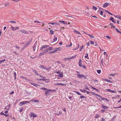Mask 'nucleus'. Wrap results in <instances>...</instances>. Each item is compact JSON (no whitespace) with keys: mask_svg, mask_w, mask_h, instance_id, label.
<instances>
[{"mask_svg":"<svg viewBox=\"0 0 121 121\" xmlns=\"http://www.w3.org/2000/svg\"><path fill=\"white\" fill-rule=\"evenodd\" d=\"M101 121H105V120L103 118H102L101 120Z\"/></svg>","mask_w":121,"mask_h":121,"instance_id":"69168bd1","label":"nucleus"},{"mask_svg":"<svg viewBox=\"0 0 121 121\" xmlns=\"http://www.w3.org/2000/svg\"><path fill=\"white\" fill-rule=\"evenodd\" d=\"M73 32L74 33H75L77 34H81L79 32H78V31H76L75 30H74Z\"/></svg>","mask_w":121,"mask_h":121,"instance_id":"a878e982","label":"nucleus"},{"mask_svg":"<svg viewBox=\"0 0 121 121\" xmlns=\"http://www.w3.org/2000/svg\"><path fill=\"white\" fill-rule=\"evenodd\" d=\"M83 45H82V46L81 48L80 49V51H82V49H83Z\"/></svg>","mask_w":121,"mask_h":121,"instance_id":"bf43d9fd","label":"nucleus"},{"mask_svg":"<svg viewBox=\"0 0 121 121\" xmlns=\"http://www.w3.org/2000/svg\"><path fill=\"white\" fill-rule=\"evenodd\" d=\"M87 34L91 38H93L94 37V36L93 35H90L89 34Z\"/></svg>","mask_w":121,"mask_h":121,"instance_id":"37998d69","label":"nucleus"},{"mask_svg":"<svg viewBox=\"0 0 121 121\" xmlns=\"http://www.w3.org/2000/svg\"><path fill=\"white\" fill-rule=\"evenodd\" d=\"M61 49L60 47H59L56 48V49L55 50L56 52L58 50H60Z\"/></svg>","mask_w":121,"mask_h":121,"instance_id":"393cba45","label":"nucleus"},{"mask_svg":"<svg viewBox=\"0 0 121 121\" xmlns=\"http://www.w3.org/2000/svg\"><path fill=\"white\" fill-rule=\"evenodd\" d=\"M65 60H67L69 59H70V57H69V58H66L64 59Z\"/></svg>","mask_w":121,"mask_h":121,"instance_id":"de8ad7c7","label":"nucleus"},{"mask_svg":"<svg viewBox=\"0 0 121 121\" xmlns=\"http://www.w3.org/2000/svg\"><path fill=\"white\" fill-rule=\"evenodd\" d=\"M80 90L81 91L84 93L86 92V91L85 89H80Z\"/></svg>","mask_w":121,"mask_h":121,"instance_id":"4be33fe9","label":"nucleus"},{"mask_svg":"<svg viewBox=\"0 0 121 121\" xmlns=\"http://www.w3.org/2000/svg\"><path fill=\"white\" fill-rule=\"evenodd\" d=\"M93 9L95 10H96L97 9V8L96 7L93 6Z\"/></svg>","mask_w":121,"mask_h":121,"instance_id":"79ce46f5","label":"nucleus"},{"mask_svg":"<svg viewBox=\"0 0 121 121\" xmlns=\"http://www.w3.org/2000/svg\"><path fill=\"white\" fill-rule=\"evenodd\" d=\"M95 95L98 97H100L101 98V99H102L103 100H104V99H103L102 97L100 95L97 94H95Z\"/></svg>","mask_w":121,"mask_h":121,"instance_id":"a211bd4d","label":"nucleus"},{"mask_svg":"<svg viewBox=\"0 0 121 121\" xmlns=\"http://www.w3.org/2000/svg\"><path fill=\"white\" fill-rule=\"evenodd\" d=\"M30 102L29 101H24L20 102L19 103V104L21 105H23L26 103H29Z\"/></svg>","mask_w":121,"mask_h":121,"instance_id":"7ed1b4c3","label":"nucleus"},{"mask_svg":"<svg viewBox=\"0 0 121 121\" xmlns=\"http://www.w3.org/2000/svg\"><path fill=\"white\" fill-rule=\"evenodd\" d=\"M34 86L36 87H37L39 86V85L35 83Z\"/></svg>","mask_w":121,"mask_h":121,"instance_id":"09e8293b","label":"nucleus"},{"mask_svg":"<svg viewBox=\"0 0 121 121\" xmlns=\"http://www.w3.org/2000/svg\"><path fill=\"white\" fill-rule=\"evenodd\" d=\"M85 14H86L88 16H89L90 15V14L87 12H85Z\"/></svg>","mask_w":121,"mask_h":121,"instance_id":"c9c22d12","label":"nucleus"},{"mask_svg":"<svg viewBox=\"0 0 121 121\" xmlns=\"http://www.w3.org/2000/svg\"><path fill=\"white\" fill-rule=\"evenodd\" d=\"M100 116L99 115L97 114V115H96V118H98Z\"/></svg>","mask_w":121,"mask_h":121,"instance_id":"13d9d810","label":"nucleus"},{"mask_svg":"<svg viewBox=\"0 0 121 121\" xmlns=\"http://www.w3.org/2000/svg\"><path fill=\"white\" fill-rule=\"evenodd\" d=\"M31 101L34 102H36L38 103L39 102V101L38 100H31Z\"/></svg>","mask_w":121,"mask_h":121,"instance_id":"dca6fc26","label":"nucleus"},{"mask_svg":"<svg viewBox=\"0 0 121 121\" xmlns=\"http://www.w3.org/2000/svg\"><path fill=\"white\" fill-rule=\"evenodd\" d=\"M97 73H99V74L101 72V71L100 70H97Z\"/></svg>","mask_w":121,"mask_h":121,"instance_id":"8fccbe9b","label":"nucleus"},{"mask_svg":"<svg viewBox=\"0 0 121 121\" xmlns=\"http://www.w3.org/2000/svg\"><path fill=\"white\" fill-rule=\"evenodd\" d=\"M79 67H81V65H82V60L81 59H80L79 60Z\"/></svg>","mask_w":121,"mask_h":121,"instance_id":"f8f14e48","label":"nucleus"},{"mask_svg":"<svg viewBox=\"0 0 121 121\" xmlns=\"http://www.w3.org/2000/svg\"><path fill=\"white\" fill-rule=\"evenodd\" d=\"M9 22H11L12 23H16V22L14 21H9Z\"/></svg>","mask_w":121,"mask_h":121,"instance_id":"603ef678","label":"nucleus"},{"mask_svg":"<svg viewBox=\"0 0 121 121\" xmlns=\"http://www.w3.org/2000/svg\"><path fill=\"white\" fill-rule=\"evenodd\" d=\"M45 94L46 96H49L50 95V93L48 91H47L45 92Z\"/></svg>","mask_w":121,"mask_h":121,"instance_id":"4468645a","label":"nucleus"},{"mask_svg":"<svg viewBox=\"0 0 121 121\" xmlns=\"http://www.w3.org/2000/svg\"><path fill=\"white\" fill-rule=\"evenodd\" d=\"M85 97L83 95L81 96H80V98L81 99H82L84 98Z\"/></svg>","mask_w":121,"mask_h":121,"instance_id":"774afa93","label":"nucleus"},{"mask_svg":"<svg viewBox=\"0 0 121 121\" xmlns=\"http://www.w3.org/2000/svg\"><path fill=\"white\" fill-rule=\"evenodd\" d=\"M6 61L5 59H4V60H1V63L4 62L5 61Z\"/></svg>","mask_w":121,"mask_h":121,"instance_id":"e2e57ef3","label":"nucleus"},{"mask_svg":"<svg viewBox=\"0 0 121 121\" xmlns=\"http://www.w3.org/2000/svg\"><path fill=\"white\" fill-rule=\"evenodd\" d=\"M104 62L106 66H108L109 64V60H108L107 58H105L104 59Z\"/></svg>","mask_w":121,"mask_h":121,"instance_id":"f03ea898","label":"nucleus"},{"mask_svg":"<svg viewBox=\"0 0 121 121\" xmlns=\"http://www.w3.org/2000/svg\"><path fill=\"white\" fill-rule=\"evenodd\" d=\"M72 10L73 11H76V8H73Z\"/></svg>","mask_w":121,"mask_h":121,"instance_id":"c03bdc74","label":"nucleus"},{"mask_svg":"<svg viewBox=\"0 0 121 121\" xmlns=\"http://www.w3.org/2000/svg\"><path fill=\"white\" fill-rule=\"evenodd\" d=\"M10 104H9L6 107H5V108H7V109L8 110H9L10 108Z\"/></svg>","mask_w":121,"mask_h":121,"instance_id":"2eb2a0df","label":"nucleus"},{"mask_svg":"<svg viewBox=\"0 0 121 121\" xmlns=\"http://www.w3.org/2000/svg\"><path fill=\"white\" fill-rule=\"evenodd\" d=\"M88 54L87 53H86V55L85 56V57L87 59V58H88Z\"/></svg>","mask_w":121,"mask_h":121,"instance_id":"3c124183","label":"nucleus"},{"mask_svg":"<svg viewBox=\"0 0 121 121\" xmlns=\"http://www.w3.org/2000/svg\"><path fill=\"white\" fill-rule=\"evenodd\" d=\"M57 76L60 78H62L63 77V73L62 72L60 74Z\"/></svg>","mask_w":121,"mask_h":121,"instance_id":"9d476101","label":"nucleus"},{"mask_svg":"<svg viewBox=\"0 0 121 121\" xmlns=\"http://www.w3.org/2000/svg\"><path fill=\"white\" fill-rule=\"evenodd\" d=\"M105 12L106 13H108L110 15H112V14L110 12H109L108 11L105 10Z\"/></svg>","mask_w":121,"mask_h":121,"instance_id":"5701e85b","label":"nucleus"},{"mask_svg":"<svg viewBox=\"0 0 121 121\" xmlns=\"http://www.w3.org/2000/svg\"><path fill=\"white\" fill-rule=\"evenodd\" d=\"M13 31H15L16 30V28H14L13 26L11 27Z\"/></svg>","mask_w":121,"mask_h":121,"instance_id":"c85d7f7f","label":"nucleus"},{"mask_svg":"<svg viewBox=\"0 0 121 121\" xmlns=\"http://www.w3.org/2000/svg\"><path fill=\"white\" fill-rule=\"evenodd\" d=\"M44 69H46V70H48V71L49 70V69L48 68H46L45 67V68Z\"/></svg>","mask_w":121,"mask_h":121,"instance_id":"052dcab7","label":"nucleus"},{"mask_svg":"<svg viewBox=\"0 0 121 121\" xmlns=\"http://www.w3.org/2000/svg\"><path fill=\"white\" fill-rule=\"evenodd\" d=\"M37 80L39 81H45L47 80V79H42L41 78L39 79H37Z\"/></svg>","mask_w":121,"mask_h":121,"instance_id":"ddd939ff","label":"nucleus"},{"mask_svg":"<svg viewBox=\"0 0 121 121\" xmlns=\"http://www.w3.org/2000/svg\"><path fill=\"white\" fill-rule=\"evenodd\" d=\"M109 4L107 3H105L103 4V6L104 8H106L108 6Z\"/></svg>","mask_w":121,"mask_h":121,"instance_id":"423d86ee","label":"nucleus"},{"mask_svg":"<svg viewBox=\"0 0 121 121\" xmlns=\"http://www.w3.org/2000/svg\"><path fill=\"white\" fill-rule=\"evenodd\" d=\"M36 42H37V41H36V42L34 44L33 47V49L34 50V51L35 50V49L36 45L37 44Z\"/></svg>","mask_w":121,"mask_h":121,"instance_id":"1a4fd4ad","label":"nucleus"},{"mask_svg":"<svg viewBox=\"0 0 121 121\" xmlns=\"http://www.w3.org/2000/svg\"><path fill=\"white\" fill-rule=\"evenodd\" d=\"M76 56H77V55H76L75 56H73L71 57H70V59H73V58H75L76 57Z\"/></svg>","mask_w":121,"mask_h":121,"instance_id":"4c0bfd02","label":"nucleus"},{"mask_svg":"<svg viewBox=\"0 0 121 121\" xmlns=\"http://www.w3.org/2000/svg\"><path fill=\"white\" fill-rule=\"evenodd\" d=\"M56 52V51H55V50L54 51H51L50 52H49V53L50 54H51V53H55Z\"/></svg>","mask_w":121,"mask_h":121,"instance_id":"7c9ffc66","label":"nucleus"},{"mask_svg":"<svg viewBox=\"0 0 121 121\" xmlns=\"http://www.w3.org/2000/svg\"><path fill=\"white\" fill-rule=\"evenodd\" d=\"M56 115H59L60 114L62 115V112H60L59 113H58V114L56 113Z\"/></svg>","mask_w":121,"mask_h":121,"instance_id":"0e129e2a","label":"nucleus"},{"mask_svg":"<svg viewBox=\"0 0 121 121\" xmlns=\"http://www.w3.org/2000/svg\"><path fill=\"white\" fill-rule=\"evenodd\" d=\"M50 34L51 35H52L54 34V31L52 30H50Z\"/></svg>","mask_w":121,"mask_h":121,"instance_id":"6ab92c4d","label":"nucleus"},{"mask_svg":"<svg viewBox=\"0 0 121 121\" xmlns=\"http://www.w3.org/2000/svg\"><path fill=\"white\" fill-rule=\"evenodd\" d=\"M57 38L56 37V38H55L53 39L54 41V42L56 41L57 40Z\"/></svg>","mask_w":121,"mask_h":121,"instance_id":"864d4df0","label":"nucleus"},{"mask_svg":"<svg viewBox=\"0 0 121 121\" xmlns=\"http://www.w3.org/2000/svg\"><path fill=\"white\" fill-rule=\"evenodd\" d=\"M65 21H59V22L61 23L64 24V23Z\"/></svg>","mask_w":121,"mask_h":121,"instance_id":"a19ab883","label":"nucleus"},{"mask_svg":"<svg viewBox=\"0 0 121 121\" xmlns=\"http://www.w3.org/2000/svg\"><path fill=\"white\" fill-rule=\"evenodd\" d=\"M9 5V3H7L5 4L4 5L5 6H6Z\"/></svg>","mask_w":121,"mask_h":121,"instance_id":"473e14b6","label":"nucleus"},{"mask_svg":"<svg viewBox=\"0 0 121 121\" xmlns=\"http://www.w3.org/2000/svg\"><path fill=\"white\" fill-rule=\"evenodd\" d=\"M41 89L43 90H44L46 91H47V89L44 87L41 88Z\"/></svg>","mask_w":121,"mask_h":121,"instance_id":"58836bf2","label":"nucleus"},{"mask_svg":"<svg viewBox=\"0 0 121 121\" xmlns=\"http://www.w3.org/2000/svg\"><path fill=\"white\" fill-rule=\"evenodd\" d=\"M39 67L40 68H43L44 69L45 68V67L43 65H40L39 66Z\"/></svg>","mask_w":121,"mask_h":121,"instance_id":"2f4dec72","label":"nucleus"},{"mask_svg":"<svg viewBox=\"0 0 121 121\" xmlns=\"http://www.w3.org/2000/svg\"><path fill=\"white\" fill-rule=\"evenodd\" d=\"M45 52H41L39 54V56H41L42 55H43L44 54Z\"/></svg>","mask_w":121,"mask_h":121,"instance_id":"bb28decb","label":"nucleus"},{"mask_svg":"<svg viewBox=\"0 0 121 121\" xmlns=\"http://www.w3.org/2000/svg\"><path fill=\"white\" fill-rule=\"evenodd\" d=\"M84 87L87 90H89V89L87 86H85Z\"/></svg>","mask_w":121,"mask_h":121,"instance_id":"e433bc0d","label":"nucleus"},{"mask_svg":"<svg viewBox=\"0 0 121 121\" xmlns=\"http://www.w3.org/2000/svg\"><path fill=\"white\" fill-rule=\"evenodd\" d=\"M94 81V82H95V84L96 85H98V81L97 80H93Z\"/></svg>","mask_w":121,"mask_h":121,"instance_id":"9b49d317","label":"nucleus"},{"mask_svg":"<svg viewBox=\"0 0 121 121\" xmlns=\"http://www.w3.org/2000/svg\"><path fill=\"white\" fill-rule=\"evenodd\" d=\"M13 73H14V76H15V79L16 78V72H13Z\"/></svg>","mask_w":121,"mask_h":121,"instance_id":"49530a36","label":"nucleus"},{"mask_svg":"<svg viewBox=\"0 0 121 121\" xmlns=\"http://www.w3.org/2000/svg\"><path fill=\"white\" fill-rule=\"evenodd\" d=\"M90 44H91L93 45L94 44V43L93 41H91L90 42Z\"/></svg>","mask_w":121,"mask_h":121,"instance_id":"5fc2aeb1","label":"nucleus"},{"mask_svg":"<svg viewBox=\"0 0 121 121\" xmlns=\"http://www.w3.org/2000/svg\"><path fill=\"white\" fill-rule=\"evenodd\" d=\"M79 44H78V47L77 48H73V50H77V49H78L79 48Z\"/></svg>","mask_w":121,"mask_h":121,"instance_id":"f704fd0d","label":"nucleus"},{"mask_svg":"<svg viewBox=\"0 0 121 121\" xmlns=\"http://www.w3.org/2000/svg\"><path fill=\"white\" fill-rule=\"evenodd\" d=\"M77 75L78 77L81 78H82V77L84 78L85 79H86L87 78L85 76L82 74H77Z\"/></svg>","mask_w":121,"mask_h":121,"instance_id":"f257e3e1","label":"nucleus"},{"mask_svg":"<svg viewBox=\"0 0 121 121\" xmlns=\"http://www.w3.org/2000/svg\"><path fill=\"white\" fill-rule=\"evenodd\" d=\"M110 20L112 21V22L113 23L116 22H114V21L113 19V17H111L110 19Z\"/></svg>","mask_w":121,"mask_h":121,"instance_id":"b1692460","label":"nucleus"},{"mask_svg":"<svg viewBox=\"0 0 121 121\" xmlns=\"http://www.w3.org/2000/svg\"><path fill=\"white\" fill-rule=\"evenodd\" d=\"M115 30L118 33H119L121 34V32H120L117 28H116Z\"/></svg>","mask_w":121,"mask_h":121,"instance_id":"cd10ccee","label":"nucleus"},{"mask_svg":"<svg viewBox=\"0 0 121 121\" xmlns=\"http://www.w3.org/2000/svg\"><path fill=\"white\" fill-rule=\"evenodd\" d=\"M105 37L108 38V39H110L111 38L110 37H109V36H105Z\"/></svg>","mask_w":121,"mask_h":121,"instance_id":"6e6d98bb","label":"nucleus"},{"mask_svg":"<svg viewBox=\"0 0 121 121\" xmlns=\"http://www.w3.org/2000/svg\"><path fill=\"white\" fill-rule=\"evenodd\" d=\"M83 67V68L84 69H86V66L84 65H81V67Z\"/></svg>","mask_w":121,"mask_h":121,"instance_id":"ea45409f","label":"nucleus"},{"mask_svg":"<svg viewBox=\"0 0 121 121\" xmlns=\"http://www.w3.org/2000/svg\"><path fill=\"white\" fill-rule=\"evenodd\" d=\"M19 31L20 32H22L25 34H28L29 33L28 32H27L26 31L23 30H19Z\"/></svg>","mask_w":121,"mask_h":121,"instance_id":"39448f33","label":"nucleus"},{"mask_svg":"<svg viewBox=\"0 0 121 121\" xmlns=\"http://www.w3.org/2000/svg\"><path fill=\"white\" fill-rule=\"evenodd\" d=\"M102 108H103L104 109H107L108 108V107L107 106L104 105L102 106Z\"/></svg>","mask_w":121,"mask_h":121,"instance_id":"72a5a7b5","label":"nucleus"},{"mask_svg":"<svg viewBox=\"0 0 121 121\" xmlns=\"http://www.w3.org/2000/svg\"><path fill=\"white\" fill-rule=\"evenodd\" d=\"M105 81L107 82H110V83H112V81L108 79H105Z\"/></svg>","mask_w":121,"mask_h":121,"instance_id":"412c9836","label":"nucleus"},{"mask_svg":"<svg viewBox=\"0 0 121 121\" xmlns=\"http://www.w3.org/2000/svg\"><path fill=\"white\" fill-rule=\"evenodd\" d=\"M110 26H111L112 27H113L114 29L115 28V26L113 25V23H110Z\"/></svg>","mask_w":121,"mask_h":121,"instance_id":"aec40b11","label":"nucleus"},{"mask_svg":"<svg viewBox=\"0 0 121 121\" xmlns=\"http://www.w3.org/2000/svg\"><path fill=\"white\" fill-rule=\"evenodd\" d=\"M33 71L34 73H35L37 75H39V74L38 73L36 72V71L35 70H33Z\"/></svg>","mask_w":121,"mask_h":121,"instance_id":"f3484780","label":"nucleus"},{"mask_svg":"<svg viewBox=\"0 0 121 121\" xmlns=\"http://www.w3.org/2000/svg\"><path fill=\"white\" fill-rule=\"evenodd\" d=\"M50 51L49 48H48L45 50V52H47Z\"/></svg>","mask_w":121,"mask_h":121,"instance_id":"c756f323","label":"nucleus"},{"mask_svg":"<svg viewBox=\"0 0 121 121\" xmlns=\"http://www.w3.org/2000/svg\"><path fill=\"white\" fill-rule=\"evenodd\" d=\"M51 24L53 25H54L55 24V23L54 22L49 23L48 24V25L49 24Z\"/></svg>","mask_w":121,"mask_h":121,"instance_id":"a18cd8bd","label":"nucleus"},{"mask_svg":"<svg viewBox=\"0 0 121 121\" xmlns=\"http://www.w3.org/2000/svg\"><path fill=\"white\" fill-rule=\"evenodd\" d=\"M56 85H61V86H66V84H64L63 83H56L55 84Z\"/></svg>","mask_w":121,"mask_h":121,"instance_id":"0eeeda50","label":"nucleus"},{"mask_svg":"<svg viewBox=\"0 0 121 121\" xmlns=\"http://www.w3.org/2000/svg\"><path fill=\"white\" fill-rule=\"evenodd\" d=\"M76 92L77 94L79 95H81V94L79 92L76 91Z\"/></svg>","mask_w":121,"mask_h":121,"instance_id":"4d7b16f0","label":"nucleus"},{"mask_svg":"<svg viewBox=\"0 0 121 121\" xmlns=\"http://www.w3.org/2000/svg\"><path fill=\"white\" fill-rule=\"evenodd\" d=\"M115 75V74H110V76H114Z\"/></svg>","mask_w":121,"mask_h":121,"instance_id":"338daca9","label":"nucleus"},{"mask_svg":"<svg viewBox=\"0 0 121 121\" xmlns=\"http://www.w3.org/2000/svg\"><path fill=\"white\" fill-rule=\"evenodd\" d=\"M49 46L48 45H44V46H43L40 48V50H43V48H47L48 47H49Z\"/></svg>","mask_w":121,"mask_h":121,"instance_id":"20e7f679","label":"nucleus"},{"mask_svg":"<svg viewBox=\"0 0 121 121\" xmlns=\"http://www.w3.org/2000/svg\"><path fill=\"white\" fill-rule=\"evenodd\" d=\"M30 116H31L33 117H36V114H35L33 112H31L30 113Z\"/></svg>","mask_w":121,"mask_h":121,"instance_id":"6e6552de","label":"nucleus"},{"mask_svg":"<svg viewBox=\"0 0 121 121\" xmlns=\"http://www.w3.org/2000/svg\"><path fill=\"white\" fill-rule=\"evenodd\" d=\"M14 93V92L13 91H12V92H11L10 93H9V95H12Z\"/></svg>","mask_w":121,"mask_h":121,"instance_id":"680f3d73","label":"nucleus"}]
</instances>
